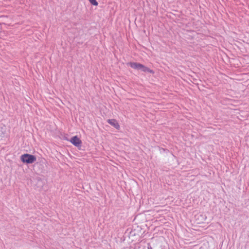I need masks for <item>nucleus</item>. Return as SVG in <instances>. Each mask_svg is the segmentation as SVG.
Here are the masks:
<instances>
[{
  "instance_id": "obj_1",
  "label": "nucleus",
  "mask_w": 249,
  "mask_h": 249,
  "mask_svg": "<svg viewBox=\"0 0 249 249\" xmlns=\"http://www.w3.org/2000/svg\"><path fill=\"white\" fill-rule=\"evenodd\" d=\"M21 160L23 162L27 164H31L36 161V157L31 154H24L20 157Z\"/></svg>"
},
{
  "instance_id": "obj_2",
  "label": "nucleus",
  "mask_w": 249,
  "mask_h": 249,
  "mask_svg": "<svg viewBox=\"0 0 249 249\" xmlns=\"http://www.w3.org/2000/svg\"><path fill=\"white\" fill-rule=\"evenodd\" d=\"M70 142L77 147H80L82 144L81 141L77 136L72 137L70 140Z\"/></svg>"
},
{
  "instance_id": "obj_3",
  "label": "nucleus",
  "mask_w": 249,
  "mask_h": 249,
  "mask_svg": "<svg viewBox=\"0 0 249 249\" xmlns=\"http://www.w3.org/2000/svg\"><path fill=\"white\" fill-rule=\"evenodd\" d=\"M107 122L109 124L114 127L117 129H119L120 125L117 120L115 119H108Z\"/></svg>"
},
{
  "instance_id": "obj_4",
  "label": "nucleus",
  "mask_w": 249,
  "mask_h": 249,
  "mask_svg": "<svg viewBox=\"0 0 249 249\" xmlns=\"http://www.w3.org/2000/svg\"><path fill=\"white\" fill-rule=\"evenodd\" d=\"M127 65L134 69L139 70L140 69L141 64L136 62H129Z\"/></svg>"
},
{
  "instance_id": "obj_5",
  "label": "nucleus",
  "mask_w": 249,
  "mask_h": 249,
  "mask_svg": "<svg viewBox=\"0 0 249 249\" xmlns=\"http://www.w3.org/2000/svg\"><path fill=\"white\" fill-rule=\"evenodd\" d=\"M140 70H142V71H143V72H148L152 74L154 73V71L150 69L149 68L144 66L142 64H141Z\"/></svg>"
},
{
  "instance_id": "obj_6",
  "label": "nucleus",
  "mask_w": 249,
  "mask_h": 249,
  "mask_svg": "<svg viewBox=\"0 0 249 249\" xmlns=\"http://www.w3.org/2000/svg\"><path fill=\"white\" fill-rule=\"evenodd\" d=\"M90 3L94 6H97L98 5V2L96 0H89Z\"/></svg>"
}]
</instances>
